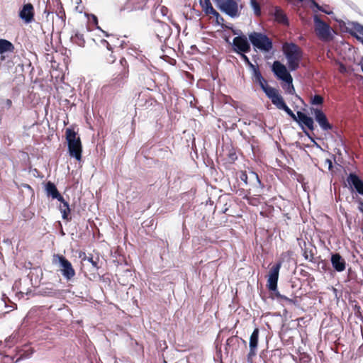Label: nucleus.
Here are the masks:
<instances>
[{"label":"nucleus","instance_id":"8","mask_svg":"<svg viewBox=\"0 0 363 363\" xmlns=\"http://www.w3.org/2000/svg\"><path fill=\"white\" fill-rule=\"evenodd\" d=\"M272 72L278 79L284 82H290L293 81V78L288 72L286 67L279 61L274 62L272 65Z\"/></svg>","mask_w":363,"mask_h":363},{"label":"nucleus","instance_id":"45","mask_svg":"<svg viewBox=\"0 0 363 363\" xmlns=\"http://www.w3.org/2000/svg\"><path fill=\"white\" fill-rule=\"evenodd\" d=\"M313 4H314V6H315L318 10L322 11H323V12H325V13H328L327 11H325L323 10V9H321V7H320V6L317 3L313 2Z\"/></svg>","mask_w":363,"mask_h":363},{"label":"nucleus","instance_id":"12","mask_svg":"<svg viewBox=\"0 0 363 363\" xmlns=\"http://www.w3.org/2000/svg\"><path fill=\"white\" fill-rule=\"evenodd\" d=\"M259 330L258 328H255L250 337L249 347L250 351L247 354V360L248 362L252 361V358L257 354V345H258V339H259Z\"/></svg>","mask_w":363,"mask_h":363},{"label":"nucleus","instance_id":"46","mask_svg":"<svg viewBox=\"0 0 363 363\" xmlns=\"http://www.w3.org/2000/svg\"><path fill=\"white\" fill-rule=\"evenodd\" d=\"M359 208L362 212H363V202L360 203Z\"/></svg>","mask_w":363,"mask_h":363},{"label":"nucleus","instance_id":"19","mask_svg":"<svg viewBox=\"0 0 363 363\" xmlns=\"http://www.w3.org/2000/svg\"><path fill=\"white\" fill-rule=\"evenodd\" d=\"M331 263L333 268L337 272H343L345 269V259L337 253L334 254L331 257Z\"/></svg>","mask_w":363,"mask_h":363},{"label":"nucleus","instance_id":"1","mask_svg":"<svg viewBox=\"0 0 363 363\" xmlns=\"http://www.w3.org/2000/svg\"><path fill=\"white\" fill-rule=\"evenodd\" d=\"M282 50L290 71L296 70L303 57L301 49L293 43H286L283 45Z\"/></svg>","mask_w":363,"mask_h":363},{"label":"nucleus","instance_id":"32","mask_svg":"<svg viewBox=\"0 0 363 363\" xmlns=\"http://www.w3.org/2000/svg\"><path fill=\"white\" fill-rule=\"evenodd\" d=\"M281 110L284 111L290 117H291L294 121H297V114H294V112L287 106V105H284V107Z\"/></svg>","mask_w":363,"mask_h":363},{"label":"nucleus","instance_id":"6","mask_svg":"<svg viewBox=\"0 0 363 363\" xmlns=\"http://www.w3.org/2000/svg\"><path fill=\"white\" fill-rule=\"evenodd\" d=\"M315 31L318 37L323 40H327L331 37V28L328 24L323 21L318 15L313 17Z\"/></svg>","mask_w":363,"mask_h":363},{"label":"nucleus","instance_id":"26","mask_svg":"<svg viewBox=\"0 0 363 363\" xmlns=\"http://www.w3.org/2000/svg\"><path fill=\"white\" fill-rule=\"evenodd\" d=\"M126 78V73L120 74L112 80L111 85L116 87H120L124 84V81Z\"/></svg>","mask_w":363,"mask_h":363},{"label":"nucleus","instance_id":"18","mask_svg":"<svg viewBox=\"0 0 363 363\" xmlns=\"http://www.w3.org/2000/svg\"><path fill=\"white\" fill-rule=\"evenodd\" d=\"M301 125L306 126L309 130H313L314 122L312 118L301 111L297 112V121Z\"/></svg>","mask_w":363,"mask_h":363},{"label":"nucleus","instance_id":"17","mask_svg":"<svg viewBox=\"0 0 363 363\" xmlns=\"http://www.w3.org/2000/svg\"><path fill=\"white\" fill-rule=\"evenodd\" d=\"M272 14L277 23L284 26H289V19L284 11L280 7L275 6Z\"/></svg>","mask_w":363,"mask_h":363},{"label":"nucleus","instance_id":"13","mask_svg":"<svg viewBox=\"0 0 363 363\" xmlns=\"http://www.w3.org/2000/svg\"><path fill=\"white\" fill-rule=\"evenodd\" d=\"M315 119L323 130L332 129V125L328 122L325 114L320 109H313Z\"/></svg>","mask_w":363,"mask_h":363},{"label":"nucleus","instance_id":"5","mask_svg":"<svg viewBox=\"0 0 363 363\" xmlns=\"http://www.w3.org/2000/svg\"><path fill=\"white\" fill-rule=\"evenodd\" d=\"M218 8L231 18L238 17L240 14L237 0H217Z\"/></svg>","mask_w":363,"mask_h":363},{"label":"nucleus","instance_id":"4","mask_svg":"<svg viewBox=\"0 0 363 363\" xmlns=\"http://www.w3.org/2000/svg\"><path fill=\"white\" fill-rule=\"evenodd\" d=\"M52 263L59 265L62 275L67 280H70L75 276V271L71 262L64 256L58 254L54 255Z\"/></svg>","mask_w":363,"mask_h":363},{"label":"nucleus","instance_id":"42","mask_svg":"<svg viewBox=\"0 0 363 363\" xmlns=\"http://www.w3.org/2000/svg\"><path fill=\"white\" fill-rule=\"evenodd\" d=\"M116 58L112 55V54L110 55V57L107 58V61L109 63H113L115 62Z\"/></svg>","mask_w":363,"mask_h":363},{"label":"nucleus","instance_id":"37","mask_svg":"<svg viewBox=\"0 0 363 363\" xmlns=\"http://www.w3.org/2000/svg\"><path fill=\"white\" fill-rule=\"evenodd\" d=\"M240 178L245 184H248L247 179L249 178V176L247 175L246 172H241Z\"/></svg>","mask_w":363,"mask_h":363},{"label":"nucleus","instance_id":"34","mask_svg":"<svg viewBox=\"0 0 363 363\" xmlns=\"http://www.w3.org/2000/svg\"><path fill=\"white\" fill-rule=\"evenodd\" d=\"M323 102V99L320 95H315L311 99V104L313 105H320Z\"/></svg>","mask_w":363,"mask_h":363},{"label":"nucleus","instance_id":"29","mask_svg":"<svg viewBox=\"0 0 363 363\" xmlns=\"http://www.w3.org/2000/svg\"><path fill=\"white\" fill-rule=\"evenodd\" d=\"M249 178H250V181L255 180L257 183L258 186L260 188L263 187V184H262L261 181L259 178V176L256 172H252V171L250 172V174H249Z\"/></svg>","mask_w":363,"mask_h":363},{"label":"nucleus","instance_id":"20","mask_svg":"<svg viewBox=\"0 0 363 363\" xmlns=\"http://www.w3.org/2000/svg\"><path fill=\"white\" fill-rule=\"evenodd\" d=\"M45 190L48 196H50L52 199H57L58 201H63V197L60 195L53 183L48 182Z\"/></svg>","mask_w":363,"mask_h":363},{"label":"nucleus","instance_id":"11","mask_svg":"<svg viewBox=\"0 0 363 363\" xmlns=\"http://www.w3.org/2000/svg\"><path fill=\"white\" fill-rule=\"evenodd\" d=\"M264 93L277 108L281 110L286 105L283 97L275 88L269 87L268 89H264Z\"/></svg>","mask_w":363,"mask_h":363},{"label":"nucleus","instance_id":"10","mask_svg":"<svg viewBox=\"0 0 363 363\" xmlns=\"http://www.w3.org/2000/svg\"><path fill=\"white\" fill-rule=\"evenodd\" d=\"M233 50L237 53L248 52L250 50V45L245 35H240L233 38Z\"/></svg>","mask_w":363,"mask_h":363},{"label":"nucleus","instance_id":"2","mask_svg":"<svg viewBox=\"0 0 363 363\" xmlns=\"http://www.w3.org/2000/svg\"><path fill=\"white\" fill-rule=\"evenodd\" d=\"M65 133L69 156L74 157L77 161H80L82 159V147L79 137L71 128H67Z\"/></svg>","mask_w":363,"mask_h":363},{"label":"nucleus","instance_id":"44","mask_svg":"<svg viewBox=\"0 0 363 363\" xmlns=\"http://www.w3.org/2000/svg\"><path fill=\"white\" fill-rule=\"evenodd\" d=\"M160 10H161V13H162V15H164V16L166 15L165 12L167 11V9L166 7L162 6Z\"/></svg>","mask_w":363,"mask_h":363},{"label":"nucleus","instance_id":"9","mask_svg":"<svg viewBox=\"0 0 363 363\" xmlns=\"http://www.w3.org/2000/svg\"><path fill=\"white\" fill-rule=\"evenodd\" d=\"M281 267V263L278 262L271 268L269 272L267 286L269 291H277L279 273Z\"/></svg>","mask_w":363,"mask_h":363},{"label":"nucleus","instance_id":"43","mask_svg":"<svg viewBox=\"0 0 363 363\" xmlns=\"http://www.w3.org/2000/svg\"><path fill=\"white\" fill-rule=\"evenodd\" d=\"M273 291L274 293V295H275L276 298L279 301V298L281 297V294L278 291L277 289V291Z\"/></svg>","mask_w":363,"mask_h":363},{"label":"nucleus","instance_id":"31","mask_svg":"<svg viewBox=\"0 0 363 363\" xmlns=\"http://www.w3.org/2000/svg\"><path fill=\"white\" fill-rule=\"evenodd\" d=\"M281 110L284 111L290 117H291L294 121H297V114H294V112L287 106V105H284V107Z\"/></svg>","mask_w":363,"mask_h":363},{"label":"nucleus","instance_id":"22","mask_svg":"<svg viewBox=\"0 0 363 363\" xmlns=\"http://www.w3.org/2000/svg\"><path fill=\"white\" fill-rule=\"evenodd\" d=\"M350 33L357 40L363 38V26L358 23H352Z\"/></svg>","mask_w":363,"mask_h":363},{"label":"nucleus","instance_id":"7","mask_svg":"<svg viewBox=\"0 0 363 363\" xmlns=\"http://www.w3.org/2000/svg\"><path fill=\"white\" fill-rule=\"evenodd\" d=\"M153 29L157 38L160 42H164L170 37L172 33V29L169 26L162 21L155 22Z\"/></svg>","mask_w":363,"mask_h":363},{"label":"nucleus","instance_id":"48","mask_svg":"<svg viewBox=\"0 0 363 363\" xmlns=\"http://www.w3.org/2000/svg\"><path fill=\"white\" fill-rule=\"evenodd\" d=\"M101 31L105 34V36H106V37L109 36V35L106 32H105L104 30H101Z\"/></svg>","mask_w":363,"mask_h":363},{"label":"nucleus","instance_id":"25","mask_svg":"<svg viewBox=\"0 0 363 363\" xmlns=\"http://www.w3.org/2000/svg\"><path fill=\"white\" fill-rule=\"evenodd\" d=\"M62 203V206H60V210L62 213V216L63 219H67L68 216L70 213V209L69 204L67 201H65L63 199V201H60Z\"/></svg>","mask_w":363,"mask_h":363},{"label":"nucleus","instance_id":"16","mask_svg":"<svg viewBox=\"0 0 363 363\" xmlns=\"http://www.w3.org/2000/svg\"><path fill=\"white\" fill-rule=\"evenodd\" d=\"M33 15V6L31 4H25L19 13L20 18L26 23L32 21Z\"/></svg>","mask_w":363,"mask_h":363},{"label":"nucleus","instance_id":"30","mask_svg":"<svg viewBox=\"0 0 363 363\" xmlns=\"http://www.w3.org/2000/svg\"><path fill=\"white\" fill-rule=\"evenodd\" d=\"M286 84L283 86V88L285 89V91L289 94H294L295 93V89L293 85V81L285 82Z\"/></svg>","mask_w":363,"mask_h":363},{"label":"nucleus","instance_id":"40","mask_svg":"<svg viewBox=\"0 0 363 363\" xmlns=\"http://www.w3.org/2000/svg\"><path fill=\"white\" fill-rule=\"evenodd\" d=\"M325 164H327L328 166V169L330 170L333 168V162H332L331 160L326 159L325 160Z\"/></svg>","mask_w":363,"mask_h":363},{"label":"nucleus","instance_id":"51","mask_svg":"<svg viewBox=\"0 0 363 363\" xmlns=\"http://www.w3.org/2000/svg\"><path fill=\"white\" fill-rule=\"evenodd\" d=\"M11 339V337H9V338L8 340H6L7 342L10 341V340Z\"/></svg>","mask_w":363,"mask_h":363},{"label":"nucleus","instance_id":"50","mask_svg":"<svg viewBox=\"0 0 363 363\" xmlns=\"http://www.w3.org/2000/svg\"><path fill=\"white\" fill-rule=\"evenodd\" d=\"M363 44V38L359 40Z\"/></svg>","mask_w":363,"mask_h":363},{"label":"nucleus","instance_id":"15","mask_svg":"<svg viewBox=\"0 0 363 363\" xmlns=\"http://www.w3.org/2000/svg\"><path fill=\"white\" fill-rule=\"evenodd\" d=\"M347 181L350 185L355 189L359 194L363 196V181L357 174L350 173L347 177Z\"/></svg>","mask_w":363,"mask_h":363},{"label":"nucleus","instance_id":"39","mask_svg":"<svg viewBox=\"0 0 363 363\" xmlns=\"http://www.w3.org/2000/svg\"><path fill=\"white\" fill-rule=\"evenodd\" d=\"M84 260H87L89 262H90L92 266L95 268H97V263L96 261L94 260L93 257H84L83 258Z\"/></svg>","mask_w":363,"mask_h":363},{"label":"nucleus","instance_id":"24","mask_svg":"<svg viewBox=\"0 0 363 363\" xmlns=\"http://www.w3.org/2000/svg\"><path fill=\"white\" fill-rule=\"evenodd\" d=\"M41 293L43 295L50 297H58L60 293L58 290L52 287H45L42 289Z\"/></svg>","mask_w":363,"mask_h":363},{"label":"nucleus","instance_id":"49","mask_svg":"<svg viewBox=\"0 0 363 363\" xmlns=\"http://www.w3.org/2000/svg\"><path fill=\"white\" fill-rule=\"evenodd\" d=\"M123 62H126V61L125 60V59H123H123H121V63L123 65Z\"/></svg>","mask_w":363,"mask_h":363},{"label":"nucleus","instance_id":"33","mask_svg":"<svg viewBox=\"0 0 363 363\" xmlns=\"http://www.w3.org/2000/svg\"><path fill=\"white\" fill-rule=\"evenodd\" d=\"M281 110L284 111L290 117H291L294 121H297V114H294V112L287 106V105H284V107Z\"/></svg>","mask_w":363,"mask_h":363},{"label":"nucleus","instance_id":"47","mask_svg":"<svg viewBox=\"0 0 363 363\" xmlns=\"http://www.w3.org/2000/svg\"><path fill=\"white\" fill-rule=\"evenodd\" d=\"M93 19L95 23H97V18L95 16H93Z\"/></svg>","mask_w":363,"mask_h":363},{"label":"nucleus","instance_id":"14","mask_svg":"<svg viewBox=\"0 0 363 363\" xmlns=\"http://www.w3.org/2000/svg\"><path fill=\"white\" fill-rule=\"evenodd\" d=\"M250 70L252 71V80L255 83H258L264 92V89H268L270 86H268L267 81L262 77L259 68L254 66L250 68Z\"/></svg>","mask_w":363,"mask_h":363},{"label":"nucleus","instance_id":"23","mask_svg":"<svg viewBox=\"0 0 363 363\" xmlns=\"http://www.w3.org/2000/svg\"><path fill=\"white\" fill-rule=\"evenodd\" d=\"M14 50L13 45L8 40L0 39V55L5 52H12Z\"/></svg>","mask_w":363,"mask_h":363},{"label":"nucleus","instance_id":"27","mask_svg":"<svg viewBox=\"0 0 363 363\" xmlns=\"http://www.w3.org/2000/svg\"><path fill=\"white\" fill-rule=\"evenodd\" d=\"M71 39L74 43L77 44L79 46H84V39L82 34L77 33L74 35L72 36Z\"/></svg>","mask_w":363,"mask_h":363},{"label":"nucleus","instance_id":"28","mask_svg":"<svg viewBox=\"0 0 363 363\" xmlns=\"http://www.w3.org/2000/svg\"><path fill=\"white\" fill-rule=\"evenodd\" d=\"M250 6L252 8L255 14L259 16L261 13V10L259 3L256 0H250Z\"/></svg>","mask_w":363,"mask_h":363},{"label":"nucleus","instance_id":"21","mask_svg":"<svg viewBox=\"0 0 363 363\" xmlns=\"http://www.w3.org/2000/svg\"><path fill=\"white\" fill-rule=\"evenodd\" d=\"M201 4L206 13L212 14L216 16L217 19L218 18L220 14L213 9L210 0H203V1H201Z\"/></svg>","mask_w":363,"mask_h":363},{"label":"nucleus","instance_id":"36","mask_svg":"<svg viewBox=\"0 0 363 363\" xmlns=\"http://www.w3.org/2000/svg\"><path fill=\"white\" fill-rule=\"evenodd\" d=\"M0 105L2 108H6L9 109V108H11L12 105V101L11 99L2 100L0 101Z\"/></svg>","mask_w":363,"mask_h":363},{"label":"nucleus","instance_id":"38","mask_svg":"<svg viewBox=\"0 0 363 363\" xmlns=\"http://www.w3.org/2000/svg\"><path fill=\"white\" fill-rule=\"evenodd\" d=\"M279 301L280 302H287L289 303H294V301L286 296L281 295L279 298Z\"/></svg>","mask_w":363,"mask_h":363},{"label":"nucleus","instance_id":"35","mask_svg":"<svg viewBox=\"0 0 363 363\" xmlns=\"http://www.w3.org/2000/svg\"><path fill=\"white\" fill-rule=\"evenodd\" d=\"M246 52L239 53L242 60L249 66L250 69L253 67L255 65L250 62L248 57L245 55Z\"/></svg>","mask_w":363,"mask_h":363},{"label":"nucleus","instance_id":"41","mask_svg":"<svg viewBox=\"0 0 363 363\" xmlns=\"http://www.w3.org/2000/svg\"><path fill=\"white\" fill-rule=\"evenodd\" d=\"M101 43L103 45L106 46L108 50H111L110 45H109V43H108V42L107 40H101Z\"/></svg>","mask_w":363,"mask_h":363},{"label":"nucleus","instance_id":"3","mask_svg":"<svg viewBox=\"0 0 363 363\" xmlns=\"http://www.w3.org/2000/svg\"><path fill=\"white\" fill-rule=\"evenodd\" d=\"M249 40L255 50H258L262 52H269L273 48L272 40L267 35L262 33H251L249 34Z\"/></svg>","mask_w":363,"mask_h":363}]
</instances>
